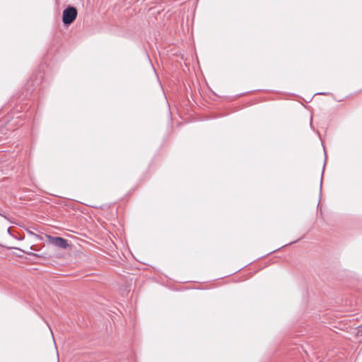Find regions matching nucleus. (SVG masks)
Returning <instances> with one entry per match:
<instances>
[{
    "instance_id": "nucleus-4",
    "label": "nucleus",
    "mask_w": 362,
    "mask_h": 362,
    "mask_svg": "<svg viewBox=\"0 0 362 362\" xmlns=\"http://www.w3.org/2000/svg\"><path fill=\"white\" fill-rule=\"evenodd\" d=\"M315 95H326L325 93H317Z\"/></svg>"
},
{
    "instance_id": "nucleus-1",
    "label": "nucleus",
    "mask_w": 362,
    "mask_h": 362,
    "mask_svg": "<svg viewBox=\"0 0 362 362\" xmlns=\"http://www.w3.org/2000/svg\"><path fill=\"white\" fill-rule=\"evenodd\" d=\"M77 9L73 6H69L62 13V21L65 25H71L76 18Z\"/></svg>"
},
{
    "instance_id": "nucleus-3",
    "label": "nucleus",
    "mask_w": 362,
    "mask_h": 362,
    "mask_svg": "<svg viewBox=\"0 0 362 362\" xmlns=\"http://www.w3.org/2000/svg\"><path fill=\"white\" fill-rule=\"evenodd\" d=\"M325 166V163H324L322 175H323ZM322 177L321 178V182H320V189L322 188Z\"/></svg>"
},
{
    "instance_id": "nucleus-2",
    "label": "nucleus",
    "mask_w": 362,
    "mask_h": 362,
    "mask_svg": "<svg viewBox=\"0 0 362 362\" xmlns=\"http://www.w3.org/2000/svg\"><path fill=\"white\" fill-rule=\"evenodd\" d=\"M51 243L56 247L62 249H66L68 247L67 240L61 237H54L52 238Z\"/></svg>"
}]
</instances>
